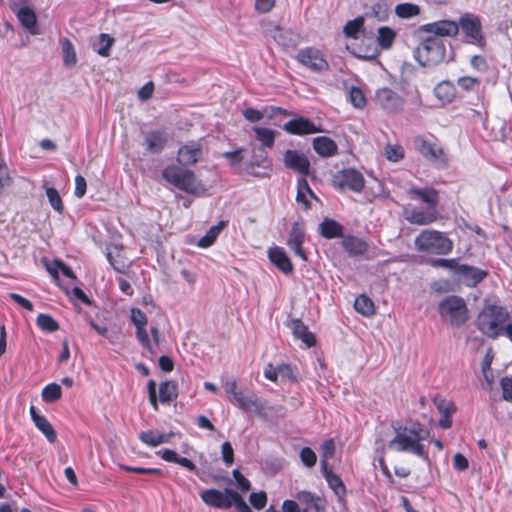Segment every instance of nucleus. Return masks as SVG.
<instances>
[{
	"mask_svg": "<svg viewBox=\"0 0 512 512\" xmlns=\"http://www.w3.org/2000/svg\"><path fill=\"white\" fill-rule=\"evenodd\" d=\"M394 437L388 442V448L398 453L412 454L429 462L428 448L425 444L430 437L424 424L414 421H396L392 423Z\"/></svg>",
	"mask_w": 512,
	"mask_h": 512,
	"instance_id": "obj_1",
	"label": "nucleus"
},
{
	"mask_svg": "<svg viewBox=\"0 0 512 512\" xmlns=\"http://www.w3.org/2000/svg\"><path fill=\"white\" fill-rule=\"evenodd\" d=\"M509 319L507 310L498 305H487L477 318L478 329L490 338H496L503 333L504 324Z\"/></svg>",
	"mask_w": 512,
	"mask_h": 512,
	"instance_id": "obj_2",
	"label": "nucleus"
},
{
	"mask_svg": "<svg viewBox=\"0 0 512 512\" xmlns=\"http://www.w3.org/2000/svg\"><path fill=\"white\" fill-rule=\"evenodd\" d=\"M163 179L177 189L189 194H196L203 190L201 182L194 172L183 166L171 164L162 171Z\"/></svg>",
	"mask_w": 512,
	"mask_h": 512,
	"instance_id": "obj_3",
	"label": "nucleus"
},
{
	"mask_svg": "<svg viewBox=\"0 0 512 512\" xmlns=\"http://www.w3.org/2000/svg\"><path fill=\"white\" fill-rule=\"evenodd\" d=\"M414 245L419 252L434 255H447L453 248L452 241L444 233L432 229L423 230L415 238Z\"/></svg>",
	"mask_w": 512,
	"mask_h": 512,
	"instance_id": "obj_4",
	"label": "nucleus"
},
{
	"mask_svg": "<svg viewBox=\"0 0 512 512\" xmlns=\"http://www.w3.org/2000/svg\"><path fill=\"white\" fill-rule=\"evenodd\" d=\"M446 47L441 38L427 36L414 51L416 60L422 66H435L444 61Z\"/></svg>",
	"mask_w": 512,
	"mask_h": 512,
	"instance_id": "obj_5",
	"label": "nucleus"
},
{
	"mask_svg": "<svg viewBox=\"0 0 512 512\" xmlns=\"http://www.w3.org/2000/svg\"><path fill=\"white\" fill-rule=\"evenodd\" d=\"M441 317L453 326L463 325L468 316L464 300L457 296H448L439 304Z\"/></svg>",
	"mask_w": 512,
	"mask_h": 512,
	"instance_id": "obj_6",
	"label": "nucleus"
},
{
	"mask_svg": "<svg viewBox=\"0 0 512 512\" xmlns=\"http://www.w3.org/2000/svg\"><path fill=\"white\" fill-rule=\"evenodd\" d=\"M417 151L428 161L432 162L438 168H444L448 165V158L443 148L433 138L417 136L414 140Z\"/></svg>",
	"mask_w": 512,
	"mask_h": 512,
	"instance_id": "obj_7",
	"label": "nucleus"
},
{
	"mask_svg": "<svg viewBox=\"0 0 512 512\" xmlns=\"http://www.w3.org/2000/svg\"><path fill=\"white\" fill-rule=\"evenodd\" d=\"M459 30L464 35V40L468 44L484 47L486 41L482 32V23L480 18L473 13H464L460 16L457 23Z\"/></svg>",
	"mask_w": 512,
	"mask_h": 512,
	"instance_id": "obj_8",
	"label": "nucleus"
},
{
	"mask_svg": "<svg viewBox=\"0 0 512 512\" xmlns=\"http://www.w3.org/2000/svg\"><path fill=\"white\" fill-rule=\"evenodd\" d=\"M296 59L313 72L321 73L329 69V64L324 58L323 53L314 47L301 49L297 53Z\"/></svg>",
	"mask_w": 512,
	"mask_h": 512,
	"instance_id": "obj_9",
	"label": "nucleus"
},
{
	"mask_svg": "<svg viewBox=\"0 0 512 512\" xmlns=\"http://www.w3.org/2000/svg\"><path fill=\"white\" fill-rule=\"evenodd\" d=\"M236 491L226 488L224 491L207 489L201 493L203 502L211 507L229 509L233 506Z\"/></svg>",
	"mask_w": 512,
	"mask_h": 512,
	"instance_id": "obj_10",
	"label": "nucleus"
},
{
	"mask_svg": "<svg viewBox=\"0 0 512 512\" xmlns=\"http://www.w3.org/2000/svg\"><path fill=\"white\" fill-rule=\"evenodd\" d=\"M244 413H255L261 418H266V402L261 400L255 393L239 395L233 403Z\"/></svg>",
	"mask_w": 512,
	"mask_h": 512,
	"instance_id": "obj_11",
	"label": "nucleus"
},
{
	"mask_svg": "<svg viewBox=\"0 0 512 512\" xmlns=\"http://www.w3.org/2000/svg\"><path fill=\"white\" fill-rule=\"evenodd\" d=\"M418 32L429 33L438 38L455 37L459 33V26L452 20H440L420 26Z\"/></svg>",
	"mask_w": 512,
	"mask_h": 512,
	"instance_id": "obj_12",
	"label": "nucleus"
},
{
	"mask_svg": "<svg viewBox=\"0 0 512 512\" xmlns=\"http://www.w3.org/2000/svg\"><path fill=\"white\" fill-rule=\"evenodd\" d=\"M283 129L289 134L300 136L323 132L320 125L303 116L289 120L283 125Z\"/></svg>",
	"mask_w": 512,
	"mask_h": 512,
	"instance_id": "obj_13",
	"label": "nucleus"
},
{
	"mask_svg": "<svg viewBox=\"0 0 512 512\" xmlns=\"http://www.w3.org/2000/svg\"><path fill=\"white\" fill-rule=\"evenodd\" d=\"M169 141V135L164 130H151L144 134L142 146L148 154H160Z\"/></svg>",
	"mask_w": 512,
	"mask_h": 512,
	"instance_id": "obj_14",
	"label": "nucleus"
},
{
	"mask_svg": "<svg viewBox=\"0 0 512 512\" xmlns=\"http://www.w3.org/2000/svg\"><path fill=\"white\" fill-rule=\"evenodd\" d=\"M404 217L411 224L429 225L438 219V212L437 209L412 206L405 208Z\"/></svg>",
	"mask_w": 512,
	"mask_h": 512,
	"instance_id": "obj_15",
	"label": "nucleus"
},
{
	"mask_svg": "<svg viewBox=\"0 0 512 512\" xmlns=\"http://www.w3.org/2000/svg\"><path fill=\"white\" fill-rule=\"evenodd\" d=\"M335 182L340 188H348L357 193L361 192L365 185L363 175L352 168L342 170L339 175L335 177Z\"/></svg>",
	"mask_w": 512,
	"mask_h": 512,
	"instance_id": "obj_16",
	"label": "nucleus"
},
{
	"mask_svg": "<svg viewBox=\"0 0 512 512\" xmlns=\"http://www.w3.org/2000/svg\"><path fill=\"white\" fill-rule=\"evenodd\" d=\"M375 100L381 108L392 113L400 111L403 106L402 98L395 91L386 87L377 90Z\"/></svg>",
	"mask_w": 512,
	"mask_h": 512,
	"instance_id": "obj_17",
	"label": "nucleus"
},
{
	"mask_svg": "<svg viewBox=\"0 0 512 512\" xmlns=\"http://www.w3.org/2000/svg\"><path fill=\"white\" fill-rule=\"evenodd\" d=\"M202 154V145L198 141H191L182 145L178 149L177 161L179 165L192 166L195 165L200 159Z\"/></svg>",
	"mask_w": 512,
	"mask_h": 512,
	"instance_id": "obj_18",
	"label": "nucleus"
},
{
	"mask_svg": "<svg viewBox=\"0 0 512 512\" xmlns=\"http://www.w3.org/2000/svg\"><path fill=\"white\" fill-rule=\"evenodd\" d=\"M305 242V231L303 224L299 222H295L291 228V231L288 235L287 245L294 252V254L302 259L303 261L307 260L306 253L302 248L303 243Z\"/></svg>",
	"mask_w": 512,
	"mask_h": 512,
	"instance_id": "obj_19",
	"label": "nucleus"
},
{
	"mask_svg": "<svg viewBox=\"0 0 512 512\" xmlns=\"http://www.w3.org/2000/svg\"><path fill=\"white\" fill-rule=\"evenodd\" d=\"M284 164L287 168L297 171L305 178L310 171L308 158L296 150H286L284 153Z\"/></svg>",
	"mask_w": 512,
	"mask_h": 512,
	"instance_id": "obj_20",
	"label": "nucleus"
},
{
	"mask_svg": "<svg viewBox=\"0 0 512 512\" xmlns=\"http://www.w3.org/2000/svg\"><path fill=\"white\" fill-rule=\"evenodd\" d=\"M456 275L466 286L474 287L486 277L487 272L473 266L461 264L457 267Z\"/></svg>",
	"mask_w": 512,
	"mask_h": 512,
	"instance_id": "obj_21",
	"label": "nucleus"
},
{
	"mask_svg": "<svg viewBox=\"0 0 512 512\" xmlns=\"http://www.w3.org/2000/svg\"><path fill=\"white\" fill-rule=\"evenodd\" d=\"M321 467L323 476L328 483V486L334 491L335 495L338 497L339 502L344 503L346 487L343 481L338 475L332 472V470L328 467V462H326V460H321Z\"/></svg>",
	"mask_w": 512,
	"mask_h": 512,
	"instance_id": "obj_22",
	"label": "nucleus"
},
{
	"mask_svg": "<svg viewBox=\"0 0 512 512\" xmlns=\"http://www.w3.org/2000/svg\"><path fill=\"white\" fill-rule=\"evenodd\" d=\"M269 260L284 274L293 272V265L282 247L274 246L268 250Z\"/></svg>",
	"mask_w": 512,
	"mask_h": 512,
	"instance_id": "obj_23",
	"label": "nucleus"
},
{
	"mask_svg": "<svg viewBox=\"0 0 512 512\" xmlns=\"http://www.w3.org/2000/svg\"><path fill=\"white\" fill-rule=\"evenodd\" d=\"M413 199L420 200L426 204L427 208L437 209L439 203L438 192L434 188H411L408 191Z\"/></svg>",
	"mask_w": 512,
	"mask_h": 512,
	"instance_id": "obj_24",
	"label": "nucleus"
},
{
	"mask_svg": "<svg viewBox=\"0 0 512 512\" xmlns=\"http://www.w3.org/2000/svg\"><path fill=\"white\" fill-rule=\"evenodd\" d=\"M278 113L288 115V112L280 107H265L262 110H257L254 108H246L242 112L244 118L247 121L252 122V123L259 122L264 117L272 119Z\"/></svg>",
	"mask_w": 512,
	"mask_h": 512,
	"instance_id": "obj_25",
	"label": "nucleus"
},
{
	"mask_svg": "<svg viewBox=\"0 0 512 512\" xmlns=\"http://www.w3.org/2000/svg\"><path fill=\"white\" fill-rule=\"evenodd\" d=\"M313 149L321 157H332L337 154L338 146L334 140L326 136L313 139Z\"/></svg>",
	"mask_w": 512,
	"mask_h": 512,
	"instance_id": "obj_26",
	"label": "nucleus"
},
{
	"mask_svg": "<svg viewBox=\"0 0 512 512\" xmlns=\"http://www.w3.org/2000/svg\"><path fill=\"white\" fill-rule=\"evenodd\" d=\"M173 433H163L157 430L142 431L139 434V439L142 443L150 446L157 447L161 444H166L171 441Z\"/></svg>",
	"mask_w": 512,
	"mask_h": 512,
	"instance_id": "obj_27",
	"label": "nucleus"
},
{
	"mask_svg": "<svg viewBox=\"0 0 512 512\" xmlns=\"http://www.w3.org/2000/svg\"><path fill=\"white\" fill-rule=\"evenodd\" d=\"M291 329L295 338L300 339L306 347L310 348L315 345L314 334L308 330V327L301 320H292Z\"/></svg>",
	"mask_w": 512,
	"mask_h": 512,
	"instance_id": "obj_28",
	"label": "nucleus"
},
{
	"mask_svg": "<svg viewBox=\"0 0 512 512\" xmlns=\"http://www.w3.org/2000/svg\"><path fill=\"white\" fill-rule=\"evenodd\" d=\"M342 246L350 256H362L368 250V244L355 236H345Z\"/></svg>",
	"mask_w": 512,
	"mask_h": 512,
	"instance_id": "obj_29",
	"label": "nucleus"
},
{
	"mask_svg": "<svg viewBox=\"0 0 512 512\" xmlns=\"http://www.w3.org/2000/svg\"><path fill=\"white\" fill-rule=\"evenodd\" d=\"M319 233L326 239L343 236V226L337 221L325 218L319 225Z\"/></svg>",
	"mask_w": 512,
	"mask_h": 512,
	"instance_id": "obj_30",
	"label": "nucleus"
},
{
	"mask_svg": "<svg viewBox=\"0 0 512 512\" xmlns=\"http://www.w3.org/2000/svg\"><path fill=\"white\" fill-rule=\"evenodd\" d=\"M255 167L267 169L270 167V161L267 152L263 149L253 150L251 160L246 165V170L249 174L256 175L254 172Z\"/></svg>",
	"mask_w": 512,
	"mask_h": 512,
	"instance_id": "obj_31",
	"label": "nucleus"
},
{
	"mask_svg": "<svg viewBox=\"0 0 512 512\" xmlns=\"http://www.w3.org/2000/svg\"><path fill=\"white\" fill-rule=\"evenodd\" d=\"M396 39V32L388 27L381 26L377 29L376 42L381 50H389Z\"/></svg>",
	"mask_w": 512,
	"mask_h": 512,
	"instance_id": "obj_32",
	"label": "nucleus"
},
{
	"mask_svg": "<svg viewBox=\"0 0 512 512\" xmlns=\"http://www.w3.org/2000/svg\"><path fill=\"white\" fill-rule=\"evenodd\" d=\"M228 221L221 220L217 225L210 227L204 236H202L197 245L201 248H208L214 244L221 231L227 226Z\"/></svg>",
	"mask_w": 512,
	"mask_h": 512,
	"instance_id": "obj_33",
	"label": "nucleus"
},
{
	"mask_svg": "<svg viewBox=\"0 0 512 512\" xmlns=\"http://www.w3.org/2000/svg\"><path fill=\"white\" fill-rule=\"evenodd\" d=\"M308 196L317 200V197L310 188L307 180L304 177H302L298 180L296 200L299 204H302L305 209H308L310 207Z\"/></svg>",
	"mask_w": 512,
	"mask_h": 512,
	"instance_id": "obj_34",
	"label": "nucleus"
},
{
	"mask_svg": "<svg viewBox=\"0 0 512 512\" xmlns=\"http://www.w3.org/2000/svg\"><path fill=\"white\" fill-rule=\"evenodd\" d=\"M343 33L348 38L358 39L361 34H364V18L359 16L348 21L343 28Z\"/></svg>",
	"mask_w": 512,
	"mask_h": 512,
	"instance_id": "obj_35",
	"label": "nucleus"
},
{
	"mask_svg": "<svg viewBox=\"0 0 512 512\" xmlns=\"http://www.w3.org/2000/svg\"><path fill=\"white\" fill-rule=\"evenodd\" d=\"M177 384L173 381L162 382L159 387V400L162 403H169L177 398Z\"/></svg>",
	"mask_w": 512,
	"mask_h": 512,
	"instance_id": "obj_36",
	"label": "nucleus"
},
{
	"mask_svg": "<svg viewBox=\"0 0 512 512\" xmlns=\"http://www.w3.org/2000/svg\"><path fill=\"white\" fill-rule=\"evenodd\" d=\"M252 130L256 134L257 139L261 142L263 147H273L276 137V132L274 130L259 126H254Z\"/></svg>",
	"mask_w": 512,
	"mask_h": 512,
	"instance_id": "obj_37",
	"label": "nucleus"
},
{
	"mask_svg": "<svg viewBox=\"0 0 512 512\" xmlns=\"http://www.w3.org/2000/svg\"><path fill=\"white\" fill-rule=\"evenodd\" d=\"M17 17L23 27L32 30L36 26L37 18L35 12L29 7H22L17 13Z\"/></svg>",
	"mask_w": 512,
	"mask_h": 512,
	"instance_id": "obj_38",
	"label": "nucleus"
},
{
	"mask_svg": "<svg viewBox=\"0 0 512 512\" xmlns=\"http://www.w3.org/2000/svg\"><path fill=\"white\" fill-rule=\"evenodd\" d=\"M435 95L442 101L450 102L455 96L454 85L450 81H442L434 89Z\"/></svg>",
	"mask_w": 512,
	"mask_h": 512,
	"instance_id": "obj_39",
	"label": "nucleus"
},
{
	"mask_svg": "<svg viewBox=\"0 0 512 512\" xmlns=\"http://www.w3.org/2000/svg\"><path fill=\"white\" fill-rule=\"evenodd\" d=\"M35 426L46 436L50 443L55 442L56 432L50 422L44 416L34 417Z\"/></svg>",
	"mask_w": 512,
	"mask_h": 512,
	"instance_id": "obj_40",
	"label": "nucleus"
},
{
	"mask_svg": "<svg viewBox=\"0 0 512 512\" xmlns=\"http://www.w3.org/2000/svg\"><path fill=\"white\" fill-rule=\"evenodd\" d=\"M395 14L402 19H408L420 14V7L413 3H401L396 5Z\"/></svg>",
	"mask_w": 512,
	"mask_h": 512,
	"instance_id": "obj_41",
	"label": "nucleus"
},
{
	"mask_svg": "<svg viewBox=\"0 0 512 512\" xmlns=\"http://www.w3.org/2000/svg\"><path fill=\"white\" fill-rule=\"evenodd\" d=\"M113 44V37H111L109 34L101 33L95 46V51L102 57H108L110 55V49Z\"/></svg>",
	"mask_w": 512,
	"mask_h": 512,
	"instance_id": "obj_42",
	"label": "nucleus"
},
{
	"mask_svg": "<svg viewBox=\"0 0 512 512\" xmlns=\"http://www.w3.org/2000/svg\"><path fill=\"white\" fill-rule=\"evenodd\" d=\"M354 307L357 312L364 316H371L374 314V303L365 295H360L355 299Z\"/></svg>",
	"mask_w": 512,
	"mask_h": 512,
	"instance_id": "obj_43",
	"label": "nucleus"
},
{
	"mask_svg": "<svg viewBox=\"0 0 512 512\" xmlns=\"http://www.w3.org/2000/svg\"><path fill=\"white\" fill-rule=\"evenodd\" d=\"M63 63L67 67H72L77 62L74 46L72 42L65 38L62 41Z\"/></svg>",
	"mask_w": 512,
	"mask_h": 512,
	"instance_id": "obj_44",
	"label": "nucleus"
},
{
	"mask_svg": "<svg viewBox=\"0 0 512 512\" xmlns=\"http://www.w3.org/2000/svg\"><path fill=\"white\" fill-rule=\"evenodd\" d=\"M41 395L43 401L47 403H53L61 398L62 390L60 385L56 383H50L43 388Z\"/></svg>",
	"mask_w": 512,
	"mask_h": 512,
	"instance_id": "obj_45",
	"label": "nucleus"
},
{
	"mask_svg": "<svg viewBox=\"0 0 512 512\" xmlns=\"http://www.w3.org/2000/svg\"><path fill=\"white\" fill-rule=\"evenodd\" d=\"M296 498L300 503L305 504L307 506L304 512H307L310 509L319 511V499L311 492L301 491L297 494Z\"/></svg>",
	"mask_w": 512,
	"mask_h": 512,
	"instance_id": "obj_46",
	"label": "nucleus"
},
{
	"mask_svg": "<svg viewBox=\"0 0 512 512\" xmlns=\"http://www.w3.org/2000/svg\"><path fill=\"white\" fill-rule=\"evenodd\" d=\"M481 85V81L476 77L463 76L458 78L457 86L467 92L478 91Z\"/></svg>",
	"mask_w": 512,
	"mask_h": 512,
	"instance_id": "obj_47",
	"label": "nucleus"
},
{
	"mask_svg": "<svg viewBox=\"0 0 512 512\" xmlns=\"http://www.w3.org/2000/svg\"><path fill=\"white\" fill-rule=\"evenodd\" d=\"M37 325L47 332H54L59 329L57 321L48 314H39L37 317Z\"/></svg>",
	"mask_w": 512,
	"mask_h": 512,
	"instance_id": "obj_48",
	"label": "nucleus"
},
{
	"mask_svg": "<svg viewBox=\"0 0 512 512\" xmlns=\"http://www.w3.org/2000/svg\"><path fill=\"white\" fill-rule=\"evenodd\" d=\"M46 196L52 208L61 214L63 212L64 206L59 192L54 187H47Z\"/></svg>",
	"mask_w": 512,
	"mask_h": 512,
	"instance_id": "obj_49",
	"label": "nucleus"
},
{
	"mask_svg": "<svg viewBox=\"0 0 512 512\" xmlns=\"http://www.w3.org/2000/svg\"><path fill=\"white\" fill-rule=\"evenodd\" d=\"M136 328V337L141 346L147 350L151 355H155V351L151 345L146 326H138Z\"/></svg>",
	"mask_w": 512,
	"mask_h": 512,
	"instance_id": "obj_50",
	"label": "nucleus"
},
{
	"mask_svg": "<svg viewBox=\"0 0 512 512\" xmlns=\"http://www.w3.org/2000/svg\"><path fill=\"white\" fill-rule=\"evenodd\" d=\"M371 14L380 21H383L388 16L389 4L387 1H378L371 7Z\"/></svg>",
	"mask_w": 512,
	"mask_h": 512,
	"instance_id": "obj_51",
	"label": "nucleus"
},
{
	"mask_svg": "<svg viewBox=\"0 0 512 512\" xmlns=\"http://www.w3.org/2000/svg\"><path fill=\"white\" fill-rule=\"evenodd\" d=\"M223 388L228 395L229 401L233 404L236 398L242 393V391L238 390L237 382L234 379H226L223 381Z\"/></svg>",
	"mask_w": 512,
	"mask_h": 512,
	"instance_id": "obj_52",
	"label": "nucleus"
},
{
	"mask_svg": "<svg viewBox=\"0 0 512 512\" xmlns=\"http://www.w3.org/2000/svg\"><path fill=\"white\" fill-rule=\"evenodd\" d=\"M386 158L391 162H398L404 157V150L399 145H387L385 147Z\"/></svg>",
	"mask_w": 512,
	"mask_h": 512,
	"instance_id": "obj_53",
	"label": "nucleus"
},
{
	"mask_svg": "<svg viewBox=\"0 0 512 512\" xmlns=\"http://www.w3.org/2000/svg\"><path fill=\"white\" fill-rule=\"evenodd\" d=\"M119 467L127 472L138 473V474H155L158 476H163V471L158 468H144V467H135L129 466L125 464H120Z\"/></svg>",
	"mask_w": 512,
	"mask_h": 512,
	"instance_id": "obj_54",
	"label": "nucleus"
},
{
	"mask_svg": "<svg viewBox=\"0 0 512 512\" xmlns=\"http://www.w3.org/2000/svg\"><path fill=\"white\" fill-rule=\"evenodd\" d=\"M350 101L356 108H363L366 104V98L360 88L352 87L350 90Z\"/></svg>",
	"mask_w": 512,
	"mask_h": 512,
	"instance_id": "obj_55",
	"label": "nucleus"
},
{
	"mask_svg": "<svg viewBox=\"0 0 512 512\" xmlns=\"http://www.w3.org/2000/svg\"><path fill=\"white\" fill-rule=\"evenodd\" d=\"M300 459L305 466L310 468L316 464L317 456L311 448L304 447L300 451Z\"/></svg>",
	"mask_w": 512,
	"mask_h": 512,
	"instance_id": "obj_56",
	"label": "nucleus"
},
{
	"mask_svg": "<svg viewBox=\"0 0 512 512\" xmlns=\"http://www.w3.org/2000/svg\"><path fill=\"white\" fill-rule=\"evenodd\" d=\"M250 504L257 510L263 509L267 503V495L265 492H253L249 497Z\"/></svg>",
	"mask_w": 512,
	"mask_h": 512,
	"instance_id": "obj_57",
	"label": "nucleus"
},
{
	"mask_svg": "<svg viewBox=\"0 0 512 512\" xmlns=\"http://www.w3.org/2000/svg\"><path fill=\"white\" fill-rule=\"evenodd\" d=\"M130 319L135 327L146 326L148 319L146 314L139 308H132L130 311Z\"/></svg>",
	"mask_w": 512,
	"mask_h": 512,
	"instance_id": "obj_58",
	"label": "nucleus"
},
{
	"mask_svg": "<svg viewBox=\"0 0 512 512\" xmlns=\"http://www.w3.org/2000/svg\"><path fill=\"white\" fill-rule=\"evenodd\" d=\"M223 461L227 466H231L234 462V451L230 442L226 441L221 446Z\"/></svg>",
	"mask_w": 512,
	"mask_h": 512,
	"instance_id": "obj_59",
	"label": "nucleus"
},
{
	"mask_svg": "<svg viewBox=\"0 0 512 512\" xmlns=\"http://www.w3.org/2000/svg\"><path fill=\"white\" fill-rule=\"evenodd\" d=\"M106 258L109 262V264L113 267V269L119 273H123L126 270V264L125 262L119 257H114L112 255V252L108 251L106 253Z\"/></svg>",
	"mask_w": 512,
	"mask_h": 512,
	"instance_id": "obj_60",
	"label": "nucleus"
},
{
	"mask_svg": "<svg viewBox=\"0 0 512 512\" xmlns=\"http://www.w3.org/2000/svg\"><path fill=\"white\" fill-rule=\"evenodd\" d=\"M232 475L236 481V484H237V487L239 490H241L242 492H247L250 490V488H251L250 481L248 479H246L240 473L239 470H237V469L233 470Z\"/></svg>",
	"mask_w": 512,
	"mask_h": 512,
	"instance_id": "obj_61",
	"label": "nucleus"
},
{
	"mask_svg": "<svg viewBox=\"0 0 512 512\" xmlns=\"http://www.w3.org/2000/svg\"><path fill=\"white\" fill-rule=\"evenodd\" d=\"M470 64L473 69L479 72H486L488 70V63L485 57L475 55L471 58Z\"/></svg>",
	"mask_w": 512,
	"mask_h": 512,
	"instance_id": "obj_62",
	"label": "nucleus"
},
{
	"mask_svg": "<svg viewBox=\"0 0 512 512\" xmlns=\"http://www.w3.org/2000/svg\"><path fill=\"white\" fill-rule=\"evenodd\" d=\"M278 378L280 377L282 380H291L294 381L296 379L293 369L288 364H281L277 366Z\"/></svg>",
	"mask_w": 512,
	"mask_h": 512,
	"instance_id": "obj_63",
	"label": "nucleus"
},
{
	"mask_svg": "<svg viewBox=\"0 0 512 512\" xmlns=\"http://www.w3.org/2000/svg\"><path fill=\"white\" fill-rule=\"evenodd\" d=\"M503 399L512 402V378L504 377L501 380Z\"/></svg>",
	"mask_w": 512,
	"mask_h": 512,
	"instance_id": "obj_64",
	"label": "nucleus"
}]
</instances>
